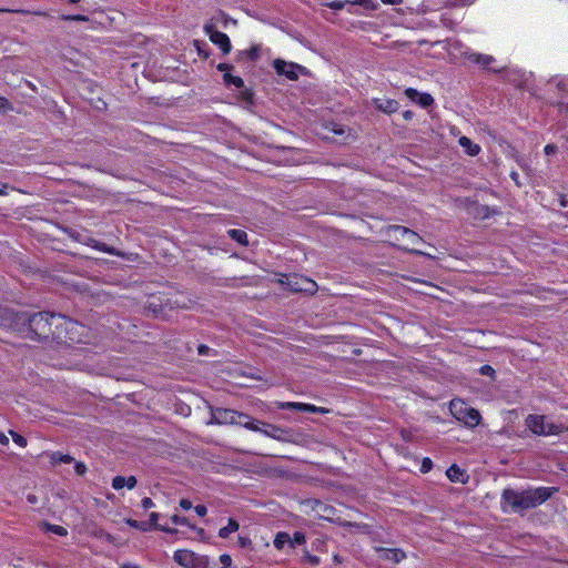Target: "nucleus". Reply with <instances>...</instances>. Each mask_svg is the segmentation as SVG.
I'll use <instances>...</instances> for the list:
<instances>
[{
    "instance_id": "obj_1",
    "label": "nucleus",
    "mask_w": 568,
    "mask_h": 568,
    "mask_svg": "<svg viewBox=\"0 0 568 568\" xmlns=\"http://www.w3.org/2000/svg\"><path fill=\"white\" fill-rule=\"evenodd\" d=\"M79 328H82V325L61 314L39 312L30 314L27 338L40 342L57 339L72 343L75 341L72 334Z\"/></svg>"
},
{
    "instance_id": "obj_2",
    "label": "nucleus",
    "mask_w": 568,
    "mask_h": 568,
    "mask_svg": "<svg viewBox=\"0 0 568 568\" xmlns=\"http://www.w3.org/2000/svg\"><path fill=\"white\" fill-rule=\"evenodd\" d=\"M555 491H557L556 488L548 487H538L523 491H516L511 488H507L503 491L501 500L515 513H523L541 505L549 499Z\"/></svg>"
},
{
    "instance_id": "obj_3",
    "label": "nucleus",
    "mask_w": 568,
    "mask_h": 568,
    "mask_svg": "<svg viewBox=\"0 0 568 568\" xmlns=\"http://www.w3.org/2000/svg\"><path fill=\"white\" fill-rule=\"evenodd\" d=\"M260 428L254 422L251 420V430H261L265 435L284 443H292L295 445H306L307 436L294 429H283L271 424H262Z\"/></svg>"
},
{
    "instance_id": "obj_4",
    "label": "nucleus",
    "mask_w": 568,
    "mask_h": 568,
    "mask_svg": "<svg viewBox=\"0 0 568 568\" xmlns=\"http://www.w3.org/2000/svg\"><path fill=\"white\" fill-rule=\"evenodd\" d=\"M277 282L291 293L314 295L318 290L315 281L300 274H282Z\"/></svg>"
},
{
    "instance_id": "obj_5",
    "label": "nucleus",
    "mask_w": 568,
    "mask_h": 568,
    "mask_svg": "<svg viewBox=\"0 0 568 568\" xmlns=\"http://www.w3.org/2000/svg\"><path fill=\"white\" fill-rule=\"evenodd\" d=\"M526 426L536 435H558L568 430V426L549 422L545 415H528Z\"/></svg>"
},
{
    "instance_id": "obj_6",
    "label": "nucleus",
    "mask_w": 568,
    "mask_h": 568,
    "mask_svg": "<svg viewBox=\"0 0 568 568\" xmlns=\"http://www.w3.org/2000/svg\"><path fill=\"white\" fill-rule=\"evenodd\" d=\"M225 23V17L222 13H219L204 26V31L214 44H216L224 53H229L231 50L230 39L225 33L219 30V27Z\"/></svg>"
},
{
    "instance_id": "obj_7",
    "label": "nucleus",
    "mask_w": 568,
    "mask_h": 568,
    "mask_svg": "<svg viewBox=\"0 0 568 568\" xmlns=\"http://www.w3.org/2000/svg\"><path fill=\"white\" fill-rule=\"evenodd\" d=\"M452 415L466 426L476 427L480 423V414L477 409L470 407L462 399H453L449 403Z\"/></svg>"
},
{
    "instance_id": "obj_8",
    "label": "nucleus",
    "mask_w": 568,
    "mask_h": 568,
    "mask_svg": "<svg viewBox=\"0 0 568 568\" xmlns=\"http://www.w3.org/2000/svg\"><path fill=\"white\" fill-rule=\"evenodd\" d=\"M29 313H13L11 311H4V323L3 325L9 326L11 329L21 333L24 337L28 335L29 327Z\"/></svg>"
},
{
    "instance_id": "obj_9",
    "label": "nucleus",
    "mask_w": 568,
    "mask_h": 568,
    "mask_svg": "<svg viewBox=\"0 0 568 568\" xmlns=\"http://www.w3.org/2000/svg\"><path fill=\"white\" fill-rule=\"evenodd\" d=\"M174 560L185 568H199L204 562V558L186 549L175 551Z\"/></svg>"
},
{
    "instance_id": "obj_10",
    "label": "nucleus",
    "mask_w": 568,
    "mask_h": 568,
    "mask_svg": "<svg viewBox=\"0 0 568 568\" xmlns=\"http://www.w3.org/2000/svg\"><path fill=\"white\" fill-rule=\"evenodd\" d=\"M213 417L215 418V420L220 424L222 423H230V424H242L244 425L245 427L248 426V422H243V419H246L247 416L243 415V414H240L235 410H231V409H217L214 414H213Z\"/></svg>"
},
{
    "instance_id": "obj_11",
    "label": "nucleus",
    "mask_w": 568,
    "mask_h": 568,
    "mask_svg": "<svg viewBox=\"0 0 568 568\" xmlns=\"http://www.w3.org/2000/svg\"><path fill=\"white\" fill-rule=\"evenodd\" d=\"M273 65L277 74L285 75L290 80H296L298 78V71L303 70V67L281 59L274 60Z\"/></svg>"
},
{
    "instance_id": "obj_12",
    "label": "nucleus",
    "mask_w": 568,
    "mask_h": 568,
    "mask_svg": "<svg viewBox=\"0 0 568 568\" xmlns=\"http://www.w3.org/2000/svg\"><path fill=\"white\" fill-rule=\"evenodd\" d=\"M276 406L280 409H295V410L306 412V413L327 414L329 412L325 407H318V406H315L312 404L295 403V402H277Z\"/></svg>"
},
{
    "instance_id": "obj_13",
    "label": "nucleus",
    "mask_w": 568,
    "mask_h": 568,
    "mask_svg": "<svg viewBox=\"0 0 568 568\" xmlns=\"http://www.w3.org/2000/svg\"><path fill=\"white\" fill-rule=\"evenodd\" d=\"M405 95L412 100L413 102L418 103L423 108H427L434 103V99L428 93H419L417 90L413 88H408L405 90Z\"/></svg>"
},
{
    "instance_id": "obj_14",
    "label": "nucleus",
    "mask_w": 568,
    "mask_h": 568,
    "mask_svg": "<svg viewBox=\"0 0 568 568\" xmlns=\"http://www.w3.org/2000/svg\"><path fill=\"white\" fill-rule=\"evenodd\" d=\"M219 70L224 71V81L227 85H234L235 88H242L244 87V81L240 77L232 75L229 70L231 67L225 63L219 64Z\"/></svg>"
},
{
    "instance_id": "obj_15",
    "label": "nucleus",
    "mask_w": 568,
    "mask_h": 568,
    "mask_svg": "<svg viewBox=\"0 0 568 568\" xmlns=\"http://www.w3.org/2000/svg\"><path fill=\"white\" fill-rule=\"evenodd\" d=\"M376 550L384 554V559L393 561L395 564H398L406 558V554L400 549L377 548Z\"/></svg>"
},
{
    "instance_id": "obj_16",
    "label": "nucleus",
    "mask_w": 568,
    "mask_h": 568,
    "mask_svg": "<svg viewBox=\"0 0 568 568\" xmlns=\"http://www.w3.org/2000/svg\"><path fill=\"white\" fill-rule=\"evenodd\" d=\"M458 142L459 145L464 149V151L470 156L478 155L481 150V148L477 143H474L467 136H460Z\"/></svg>"
},
{
    "instance_id": "obj_17",
    "label": "nucleus",
    "mask_w": 568,
    "mask_h": 568,
    "mask_svg": "<svg viewBox=\"0 0 568 568\" xmlns=\"http://www.w3.org/2000/svg\"><path fill=\"white\" fill-rule=\"evenodd\" d=\"M393 230L396 236L400 235L403 237H407L408 242L413 245H417L422 241V239L415 232L408 230L407 227L394 226Z\"/></svg>"
},
{
    "instance_id": "obj_18",
    "label": "nucleus",
    "mask_w": 568,
    "mask_h": 568,
    "mask_svg": "<svg viewBox=\"0 0 568 568\" xmlns=\"http://www.w3.org/2000/svg\"><path fill=\"white\" fill-rule=\"evenodd\" d=\"M446 475L454 483H465L467 478L465 471L460 469L457 465H452L447 469Z\"/></svg>"
},
{
    "instance_id": "obj_19",
    "label": "nucleus",
    "mask_w": 568,
    "mask_h": 568,
    "mask_svg": "<svg viewBox=\"0 0 568 568\" xmlns=\"http://www.w3.org/2000/svg\"><path fill=\"white\" fill-rule=\"evenodd\" d=\"M376 106L378 110L385 113H395L398 110V102L390 99L378 100L376 101Z\"/></svg>"
},
{
    "instance_id": "obj_20",
    "label": "nucleus",
    "mask_w": 568,
    "mask_h": 568,
    "mask_svg": "<svg viewBox=\"0 0 568 568\" xmlns=\"http://www.w3.org/2000/svg\"><path fill=\"white\" fill-rule=\"evenodd\" d=\"M40 527L44 530V531H51L55 535H59V536H67L68 535V530L62 527V526H58V525H52V524H49V523H41L40 524Z\"/></svg>"
},
{
    "instance_id": "obj_21",
    "label": "nucleus",
    "mask_w": 568,
    "mask_h": 568,
    "mask_svg": "<svg viewBox=\"0 0 568 568\" xmlns=\"http://www.w3.org/2000/svg\"><path fill=\"white\" fill-rule=\"evenodd\" d=\"M171 308H190L193 301L183 296H176L174 300H170Z\"/></svg>"
},
{
    "instance_id": "obj_22",
    "label": "nucleus",
    "mask_w": 568,
    "mask_h": 568,
    "mask_svg": "<svg viewBox=\"0 0 568 568\" xmlns=\"http://www.w3.org/2000/svg\"><path fill=\"white\" fill-rule=\"evenodd\" d=\"M227 234L230 237L235 240L239 244L246 245L247 244V234L243 230H229Z\"/></svg>"
},
{
    "instance_id": "obj_23",
    "label": "nucleus",
    "mask_w": 568,
    "mask_h": 568,
    "mask_svg": "<svg viewBox=\"0 0 568 568\" xmlns=\"http://www.w3.org/2000/svg\"><path fill=\"white\" fill-rule=\"evenodd\" d=\"M239 529V524L234 519H230L227 526L223 527L219 531V536L221 538H227L231 532H234Z\"/></svg>"
},
{
    "instance_id": "obj_24",
    "label": "nucleus",
    "mask_w": 568,
    "mask_h": 568,
    "mask_svg": "<svg viewBox=\"0 0 568 568\" xmlns=\"http://www.w3.org/2000/svg\"><path fill=\"white\" fill-rule=\"evenodd\" d=\"M74 459L72 456L68 455V454H62L60 452H55L51 455V463L52 464H57V463H65V464H70L72 463Z\"/></svg>"
},
{
    "instance_id": "obj_25",
    "label": "nucleus",
    "mask_w": 568,
    "mask_h": 568,
    "mask_svg": "<svg viewBox=\"0 0 568 568\" xmlns=\"http://www.w3.org/2000/svg\"><path fill=\"white\" fill-rule=\"evenodd\" d=\"M291 537L287 532H278L274 539V546L277 549H282L285 544H290Z\"/></svg>"
},
{
    "instance_id": "obj_26",
    "label": "nucleus",
    "mask_w": 568,
    "mask_h": 568,
    "mask_svg": "<svg viewBox=\"0 0 568 568\" xmlns=\"http://www.w3.org/2000/svg\"><path fill=\"white\" fill-rule=\"evenodd\" d=\"M109 253H115L118 256L122 257L125 261L134 262L138 258V254L134 252H123V251H108Z\"/></svg>"
},
{
    "instance_id": "obj_27",
    "label": "nucleus",
    "mask_w": 568,
    "mask_h": 568,
    "mask_svg": "<svg viewBox=\"0 0 568 568\" xmlns=\"http://www.w3.org/2000/svg\"><path fill=\"white\" fill-rule=\"evenodd\" d=\"M126 524L133 528L140 529L142 531L149 530V523L146 521H138L135 519H126Z\"/></svg>"
},
{
    "instance_id": "obj_28",
    "label": "nucleus",
    "mask_w": 568,
    "mask_h": 568,
    "mask_svg": "<svg viewBox=\"0 0 568 568\" xmlns=\"http://www.w3.org/2000/svg\"><path fill=\"white\" fill-rule=\"evenodd\" d=\"M552 83L556 84L559 91L568 92V78H556Z\"/></svg>"
},
{
    "instance_id": "obj_29",
    "label": "nucleus",
    "mask_w": 568,
    "mask_h": 568,
    "mask_svg": "<svg viewBox=\"0 0 568 568\" xmlns=\"http://www.w3.org/2000/svg\"><path fill=\"white\" fill-rule=\"evenodd\" d=\"M494 61V58L491 55L487 54H477L475 58V62L488 67Z\"/></svg>"
},
{
    "instance_id": "obj_30",
    "label": "nucleus",
    "mask_w": 568,
    "mask_h": 568,
    "mask_svg": "<svg viewBox=\"0 0 568 568\" xmlns=\"http://www.w3.org/2000/svg\"><path fill=\"white\" fill-rule=\"evenodd\" d=\"M306 540L305 535L303 532L296 531L291 538L290 546L294 547L295 545H302Z\"/></svg>"
},
{
    "instance_id": "obj_31",
    "label": "nucleus",
    "mask_w": 568,
    "mask_h": 568,
    "mask_svg": "<svg viewBox=\"0 0 568 568\" xmlns=\"http://www.w3.org/2000/svg\"><path fill=\"white\" fill-rule=\"evenodd\" d=\"M9 434L12 436V439L17 445L20 447L27 446V439L22 435L16 433L14 430H9Z\"/></svg>"
},
{
    "instance_id": "obj_32",
    "label": "nucleus",
    "mask_w": 568,
    "mask_h": 568,
    "mask_svg": "<svg viewBox=\"0 0 568 568\" xmlns=\"http://www.w3.org/2000/svg\"><path fill=\"white\" fill-rule=\"evenodd\" d=\"M354 4H359V6H363L365 7L366 9H371V10H374L377 8V2L376 0H354L353 2Z\"/></svg>"
},
{
    "instance_id": "obj_33",
    "label": "nucleus",
    "mask_w": 568,
    "mask_h": 568,
    "mask_svg": "<svg viewBox=\"0 0 568 568\" xmlns=\"http://www.w3.org/2000/svg\"><path fill=\"white\" fill-rule=\"evenodd\" d=\"M124 486H125V477H122V476H115V477L112 479V487H113L115 490L122 489Z\"/></svg>"
},
{
    "instance_id": "obj_34",
    "label": "nucleus",
    "mask_w": 568,
    "mask_h": 568,
    "mask_svg": "<svg viewBox=\"0 0 568 568\" xmlns=\"http://www.w3.org/2000/svg\"><path fill=\"white\" fill-rule=\"evenodd\" d=\"M159 516L160 515L158 513H151L150 514V520L148 521L149 523V530L151 528H158Z\"/></svg>"
},
{
    "instance_id": "obj_35",
    "label": "nucleus",
    "mask_w": 568,
    "mask_h": 568,
    "mask_svg": "<svg viewBox=\"0 0 568 568\" xmlns=\"http://www.w3.org/2000/svg\"><path fill=\"white\" fill-rule=\"evenodd\" d=\"M432 467H433L432 460L426 457V458L423 459L420 471L426 474V473H428L432 469Z\"/></svg>"
},
{
    "instance_id": "obj_36",
    "label": "nucleus",
    "mask_w": 568,
    "mask_h": 568,
    "mask_svg": "<svg viewBox=\"0 0 568 568\" xmlns=\"http://www.w3.org/2000/svg\"><path fill=\"white\" fill-rule=\"evenodd\" d=\"M220 561L223 565L221 568H229L232 565V558L226 554L220 557Z\"/></svg>"
},
{
    "instance_id": "obj_37",
    "label": "nucleus",
    "mask_w": 568,
    "mask_h": 568,
    "mask_svg": "<svg viewBox=\"0 0 568 568\" xmlns=\"http://www.w3.org/2000/svg\"><path fill=\"white\" fill-rule=\"evenodd\" d=\"M63 19L68 21H88V17L82 14L63 16Z\"/></svg>"
},
{
    "instance_id": "obj_38",
    "label": "nucleus",
    "mask_w": 568,
    "mask_h": 568,
    "mask_svg": "<svg viewBox=\"0 0 568 568\" xmlns=\"http://www.w3.org/2000/svg\"><path fill=\"white\" fill-rule=\"evenodd\" d=\"M74 469L78 475L83 476L87 471V466L83 463L78 462L74 465Z\"/></svg>"
},
{
    "instance_id": "obj_39",
    "label": "nucleus",
    "mask_w": 568,
    "mask_h": 568,
    "mask_svg": "<svg viewBox=\"0 0 568 568\" xmlns=\"http://www.w3.org/2000/svg\"><path fill=\"white\" fill-rule=\"evenodd\" d=\"M305 560L311 564L312 566H317L320 564V558L314 555L306 554Z\"/></svg>"
},
{
    "instance_id": "obj_40",
    "label": "nucleus",
    "mask_w": 568,
    "mask_h": 568,
    "mask_svg": "<svg viewBox=\"0 0 568 568\" xmlns=\"http://www.w3.org/2000/svg\"><path fill=\"white\" fill-rule=\"evenodd\" d=\"M136 483L138 480L134 476H129L128 478H125V486L129 489H133L136 486Z\"/></svg>"
},
{
    "instance_id": "obj_41",
    "label": "nucleus",
    "mask_w": 568,
    "mask_h": 568,
    "mask_svg": "<svg viewBox=\"0 0 568 568\" xmlns=\"http://www.w3.org/2000/svg\"><path fill=\"white\" fill-rule=\"evenodd\" d=\"M479 372L481 375H488V376H491L495 373L494 368L489 365L481 366Z\"/></svg>"
},
{
    "instance_id": "obj_42",
    "label": "nucleus",
    "mask_w": 568,
    "mask_h": 568,
    "mask_svg": "<svg viewBox=\"0 0 568 568\" xmlns=\"http://www.w3.org/2000/svg\"><path fill=\"white\" fill-rule=\"evenodd\" d=\"M141 504H142V507L144 509H149V508H152L154 506V504H153V501H152V499L150 497H144L142 499Z\"/></svg>"
},
{
    "instance_id": "obj_43",
    "label": "nucleus",
    "mask_w": 568,
    "mask_h": 568,
    "mask_svg": "<svg viewBox=\"0 0 568 568\" xmlns=\"http://www.w3.org/2000/svg\"><path fill=\"white\" fill-rule=\"evenodd\" d=\"M171 520H172V523H174V524H176V525H184V524H186V519H185V518H182V517H180V516H178V515H173V516L171 517Z\"/></svg>"
},
{
    "instance_id": "obj_44",
    "label": "nucleus",
    "mask_w": 568,
    "mask_h": 568,
    "mask_svg": "<svg viewBox=\"0 0 568 568\" xmlns=\"http://www.w3.org/2000/svg\"><path fill=\"white\" fill-rule=\"evenodd\" d=\"M194 509H195L196 514H197L199 516H201V517L205 516V515H206V511H207V510H206V507H205L204 505H197V506H195V508H194Z\"/></svg>"
},
{
    "instance_id": "obj_45",
    "label": "nucleus",
    "mask_w": 568,
    "mask_h": 568,
    "mask_svg": "<svg viewBox=\"0 0 568 568\" xmlns=\"http://www.w3.org/2000/svg\"><path fill=\"white\" fill-rule=\"evenodd\" d=\"M180 506L187 510V509H191L192 508V503L189 500V499H181L180 501Z\"/></svg>"
},
{
    "instance_id": "obj_46",
    "label": "nucleus",
    "mask_w": 568,
    "mask_h": 568,
    "mask_svg": "<svg viewBox=\"0 0 568 568\" xmlns=\"http://www.w3.org/2000/svg\"><path fill=\"white\" fill-rule=\"evenodd\" d=\"M209 351H210V347H207L206 345L201 344L197 346V352L200 355H206L209 353Z\"/></svg>"
},
{
    "instance_id": "obj_47",
    "label": "nucleus",
    "mask_w": 568,
    "mask_h": 568,
    "mask_svg": "<svg viewBox=\"0 0 568 568\" xmlns=\"http://www.w3.org/2000/svg\"><path fill=\"white\" fill-rule=\"evenodd\" d=\"M510 178H511V180L516 183V185H517V186H520V185H521V183H520V181H519V174H518L517 172L513 171V172L510 173Z\"/></svg>"
},
{
    "instance_id": "obj_48",
    "label": "nucleus",
    "mask_w": 568,
    "mask_h": 568,
    "mask_svg": "<svg viewBox=\"0 0 568 568\" xmlns=\"http://www.w3.org/2000/svg\"><path fill=\"white\" fill-rule=\"evenodd\" d=\"M555 151H556V146H555L554 144H547V145L545 146V153H546L547 155L552 154Z\"/></svg>"
},
{
    "instance_id": "obj_49",
    "label": "nucleus",
    "mask_w": 568,
    "mask_h": 568,
    "mask_svg": "<svg viewBox=\"0 0 568 568\" xmlns=\"http://www.w3.org/2000/svg\"><path fill=\"white\" fill-rule=\"evenodd\" d=\"M8 100L0 97V112L4 111L8 106Z\"/></svg>"
},
{
    "instance_id": "obj_50",
    "label": "nucleus",
    "mask_w": 568,
    "mask_h": 568,
    "mask_svg": "<svg viewBox=\"0 0 568 568\" xmlns=\"http://www.w3.org/2000/svg\"><path fill=\"white\" fill-rule=\"evenodd\" d=\"M381 1L385 4H392V6H397L403 2V0H381Z\"/></svg>"
},
{
    "instance_id": "obj_51",
    "label": "nucleus",
    "mask_w": 568,
    "mask_h": 568,
    "mask_svg": "<svg viewBox=\"0 0 568 568\" xmlns=\"http://www.w3.org/2000/svg\"><path fill=\"white\" fill-rule=\"evenodd\" d=\"M0 444H2V445L9 444V438L7 437V435L4 433H1V432H0Z\"/></svg>"
},
{
    "instance_id": "obj_52",
    "label": "nucleus",
    "mask_w": 568,
    "mask_h": 568,
    "mask_svg": "<svg viewBox=\"0 0 568 568\" xmlns=\"http://www.w3.org/2000/svg\"><path fill=\"white\" fill-rule=\"evenodd\" d=\"M560 205H561L562 207H566V206L568 205V199H567V196H566V195H561V196H560Z\"/></svg>"
},
{
    "instance_id": "obj_53",
    "label": "nucleus",
    "mask_w": 568,
    "mask_h": 568,
    "mask_svg": "<svg viewBox=\"0 0 568 568\" xmlns=\"http://www.w3.org/2000/svg\"><path fill=\"white\" fill-rule=\"evenodd\" d=\"M250 54H251V60H253L256 57V54H257V47H252L251 45Z\"/></svg>"
},
{
    "instance_id": "obj_54",
    "label": "nucleus",
    "mask_w": 568,
    "mask_h": 568,
    "mask_svg": "<svg viewBox=\"0 0 568 568\" xmlns=\"http://www.w3.org/2000/svg\"><path fill=\"white\" fill-rule=\"evenodd\" d=\"M403 116L406 120H410L413 118V112L412 111H406V112H404Z\"/></svg>"
},
{
    "instance_id": "obj_55",
    "label": "nucleus",
    "mask_w": 568,
    "mask_h": 568,
    "mask_svg": "<svg viewBox=\"0 0 568 568\" xmlns=\"http://www.w3.org/2000/svg\"><path fill=\"white\" fill-rule=\"evenodd\" d=\"M343 526H346V527H353V526H358L357 524H354V523H351V521H345L342 524Z\"/></svg>"
},
{
    "instance_id": "obj_56",
    "label": "nucleus",
    "mask_w": 568,
    "mask_h": 568,
    "mask_svg": "<svg viewBox=\"0 0 568 568\" xmlns=\"http://www.w3.org/2000/svg\"><path fill=\"white\" fill-rule=\"evenodd\" d=\"M93 248H103V250H106V248H110L109 246H106L105 244H101V245H94Z\"/></svg>"
},
{
    "instance_id": "obj_57",
    "label": "nucleus",
    "mask_w": 568,
    "mask_h": 568,
    "mask_svg": "<svg viewBox=\"0 0 568 568\" xmlns=\"http://www.w3.org/2000/svg\"><path fill=\"white\" fill-rule=\"evenodd\" d=\"M36 499H37V498H36V496H34V495H29V496H28V500H29L30 503H36Z\"/></svg>"
},
{
    "instance_id": "obj_58",
    "label": "nucleus",
    "mask_w": 568,
    "mask_h": 568,
    "mask_svg": "<svg viewBox=\"0 0 568 568\" xmlns=\"http://www.w3.org/2000/svg\"><path fill=\"white\" fill-rule=\"evenodd\" d=\"M239 542L241 544V546H242V547H244V546H245V544H246L245 538L240 537V538H239Z\"/></svg>"
},
{
    "instance_id": "obj_59",
    "label": "nucleus",
    "mask_w": 568,
    "mask_h": 568,
    "mask_svg": "<svg viewBox=\"0 0 568 568\" xmlns=\"http://www.w3.org/2000/svg\"><path fill=\"white\" fill-rule=\"evenodd\" d=\"M7 186L3 185L1 189H0V195H6L7 194V191H6Z\"/></svg>"
},
{
    "instance_id": "obj_60",
    "label": "nucleus",
    "mask_w": 568,
    "mask_h": 568,
    "mask_svg": "<svg viewBox=\"0 0 568 568\" xmlns=\"http://www.w3.org/2000/svg\"><path fill=\"white\" fill-rule=\"evenodd\" d=\"M121 568H139L138 566H134V565H123Z\"/></svg>"
},
{
    "instance_id": "obj_61",
    "label": "nucleus",
    "mask_w": 568,
    "mask_h": 568,
    "mask_svg": "<svg viewBox=\"0 0 568 568\" xmlns=\"http://www.w3.org/2000/svg\"><path fill=\"white\" fill-rule=\"evenodd\" d=\"M250 378H254V379H258V381H262L263 378L261 376H256L254 374L251 373L250 375Z\"/></svg>"
},
{
    "instance_id": "obj_62",
    "label": "nucleus",
    "mask_w": 568,
    "mask_h": 568,
    "mask_svg": "<svg viewBox=\"0 0 568 568\" xmlns=\"http://www.w3.org/2000/svg\"><path fill=\"white\" fill-rule=\"evenodd\" d=\"M333 131L337 134H342L344 132L343 129H334Z\"/></svg>"
},
{
    "instance_id": "obj_63",
    "label": "nucleus",
    "mask_w": 568,
    "mask_h": 568,
    "mask_svg": "<svg viewBox=\"0 0 568 568\" xmlns=\"http://www.w3.org/2000/svg\"><path fill=\"white\" fill-rule=\"evenodd\" d=\"M334 561H335V562H337V564H339V562H341V558H339L337 555H335V556H334Z\"/></svg>"
},
{
    "instance_id": "obj_64",
    "label": "nucleus",
    "mask_w": 568,
    "mask_h": 568,
    "mask_svg": "<svg viewBox=\"0 0 568 568\" xmlns=\"http://www.w3.org/2000/svg\"><path fill=\"white\" fill-rule=\"evenodd\" d=\"M160 529L163 530V531H172L171 529L165 528V527H161Z\"/></svg>"
}]
</instances>
